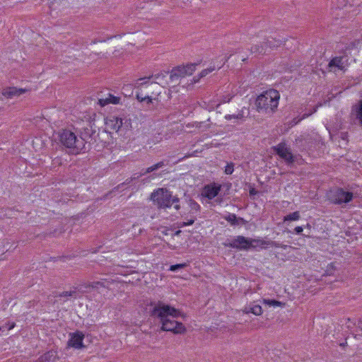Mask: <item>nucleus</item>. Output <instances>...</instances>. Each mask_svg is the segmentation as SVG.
<instances>
[{"mask_svg":"<svg viewBox=\"0 0 362 362\" xmlns=\"http://www.w3.org/2000/svg\"><path fill=\"white\" fill-rule=\"evenodd\" d=\"M353 111L355 112L356 118L360 121V124L362 126V101L360 102L359 105L355 106L353 108Z\"/></svg>","mask_w":362,"mask_h":362,"instance_id":"nucleus-20","label":"nucleus"},{"mask_svg":"<svg viewBox=\"0 0 362 362\" xmlns=\"http://www.w3.org/2000/svg\"><path fill=\"white\" fill-rule=\"evenodd\" d=\"M196 66L194 64L178 66L174 68L170 73H166L163 77L170 78L172 84L175 83L181 78L191 76L196 71Z\"/></svg>","mask_w":362,"mask_h":362,"instance_id":"nucleus-7","label":"nucleus"},{"mask_svg":"<svg viewBox=\"0 0 362 362\" xmlns=\"http://www.w3.org/2000/svg\"><path fill=\"white\" fill-rule=\"evenodd\" d=\"M224 219L227 221L232 226L238 225L240 223L245 222L243 218H238L234 214H229L226 216H224Z\"/></svg>","mask_w":362,"mask_h":362,"instance_id":"nucleus-17","label":"nucleus"},{"mask_svg":"<svg viewBox=\"0 0 362 362\" xmlns=\"http://www.w3.org/2000/svg\"><path fill=\"white\" fill-rule=\"evenodd\" d=\"M348 66V59L344 56L334 57L329 62L327 65L328 71H346Z\"/></svg>","mask_w":362,"mask_h":362,"instance_id":"nucleus-11","label":"nucleus"},{"mask_svg":"<svg viewBox=\"0 0 362 362\" xmlns=\"http://www.w3.org/2000/svg\"><path fill=\"white\" fill-rule=\"evenodd\" d=\"M189 206L192 214H197L200 210V205L193 199H189Z\"/></svg>","mask_w":362,"mask_h":362,"instance_id":"nucleus-21","label":"nucleus"},{"mask_svg":"<svg viewBox=\"0 0 362 362\" xmlns=\"http://www.w3.org/2000/svg\"><path fill=\"white\" fill-rule=\"evenodd\" d=\"M59 143L75 154L79 153L84 147L83 141L77 139L74 132L64 129L58 134Z\"/></svg>","mask_w":362,"mask_h":362,"instance_id":"nucleus-6","label":"nucleus"},{"mask_svg":"<svg viewBox=\"0 0 362 362\" xmlns=\"http://www.w3.org/2000/svg\"><path fill=\"white\" fill-rule=\"evenodd\" d=\"M250 195L256 194H257V191L254 188H252V189H251L250 190Z\"/></svg>","mask_w":362,"mask_h":362,"instance_id":"nucleus-33","label":"nucleus"},{"mask_svg":"<svg viewBox=\"0 0 362 362\" xmlns=\"http://www.w3.org/2000/svg\"><path fill=\"white\" fill-rule=\"evenodd\" d=\"M280 95L276 89H268L260 94L256 100L258 110L272 113L278 107Z\"/></svg>","mask_w":362,"mask_h":362,"instance_id":"nucleus-4","label":"nucleus"},{"mask_svg":"<svg viewBox=\"0 0 362 362\" xmlns=\"http://www.w3.org/2000/svg\"><path fill=\"white\" fill-rule=\"evenodd\" d=\"M179 314L176 308L166 305L158 304L153 310V315L161 320L163 330L174 334H181L185 331L184 325L174 320Z\"/></svg>","mask_w":362,"mask_h":362,"instance_id":"nucleus-1","label":"nucleus"},{"mask_svg":"<svg viewBox=\"0 0 362 362\" xmlns=\"http://www.w3.org/2000/svg\"><path fill=\"white\" fill-rule=\"evenodd\" d=\"M274 243L271 240H264L259 238H245L243 235H238L230 243V247L241 250H247L251 248L266 249L269 246H273Z\"/></svg>","mask_w":362,"mask_h":362,"instance_id":"nucleus-3","label":"nucleus"},{"mask_svg":"<svg viewBox=\"0 0 362 362\" xmlns=\"http://www.w3.org/2000/svg\"><path fill=\"white\" fill-rule=\"evenodd\" d=\"M27 91H28V89L17 88L16 87H8L3 90L2 95L4 97L12 98L14 97L21 96Z\"/></svg>","mask_w":362,"mask_h":362,"instance_id":"nucleus-15","label":"nucleus"},{"mask_svg":"<svg viewBox=\"0 0 362 362\" xmlns=\"http://www.w3.org/2000/svg\"><path fill=\"white\" fill-rule=\"evenodd\" d=\"M310 115V114H305V115H304V116L303 117V118H302V119H300V120L305 119V117H308V116H309Z\"/></svg>","mask_w":362,"mask_h":362,"instance_id":"nucleus-36","label":"nucleus"},{"mask_svg":"<svg viewBox=\"0 0 362 362\" xmlns=\"http://www.w3.org/2000/svg\"><path fill=\"white\" fill-rule=\"evenodd\" d=\"M151 199L158 208H170L173 205L175 209H180L179 198L172 196V192L164 188H158L151 194Z\"/></svg>","mask_w":362,"mask_h":362,"instance_id":"nucleus-2","label":"nucleus"},{"mask_svg":"<svg viewBox=\"0 0 362 362\" xmlns=\"http://www.w3.org/2000/svg\"><path fill=\"white\" fill-rule=\"evenodd\" d=\"M161 81H153L152 77L140 78L136 81V98L139 102H152L151 94L153 93L152 87L161 83Z\"/></svg>","mask_w":362,"mask_h":362,"instance_id":"nucleus-5","label":"nucleus"},{"mask_svg":"<svg viewBox=\"0 0 362 362\" xmlns=\"http://www.w3.org/2000/svg\"><path fill=\"white\" fill-rule=\"evenodd\" d=\"M156 79H157V80H159V76H157V77H156Z\"/></svg>","mask_w":362,"mask_h":362,"instance_id":"nucleus-39","label":"nucleus"},{"mask_svg":"<svg viewBox=\"0 0 362 362\" xmlns=\"http://www.w3.org/2000/svg\"><path fill=\"white\" fill-rule=\"evenodd\" d=\"M187 266V264H186V263L178 264H172L170 267L169 270H170L172 272H175V271L178 270L179 269H183V268L186 267Z\"/></svg>","mask_w":362,"mask_h":362,"instance_id":"nucleus-28","label":"nucleus"},{"mask_svg":"<svg viewBox=\"0 0 362 362\" xmlns=\"http://www.w3.org/2000/svg\"><path fill=\"white\" fill-rule=\"evenodd\" d=\"M170 83L168 82H165V83L163 84V86H165V85H169Z\"/></svg>","mask_w":362,"mask_h":362,"instance_id":"nucleus-37","label":"nucleus"},{"mask_svg":"<svg viewBox=\"0 0 362 362\" xmlns=\"http://www.w3.org/2000/svg\"><path fill=\"white\" fill-rule=\"evenodd\" d=\"M194 222V216H192L189 220H187V221L185 222H179L178 226L180 228H183L185 226H191Z\"/></svg>","mask_w":362,"mask_h":362,"instance_id":"nucleus-29","label":"nucleus"},{"mask_svg":"<svg viewBox=\"0 0 362 362\" xmlns=\"http://www.w3.org/2000/svg\"><path fill=\"white\" fill-rule=\"evenodd\" d=\"M70 338L68 341V346L75 349H81L84 347L83 339L84 334L82 332L76 331V332L70 333Z\"/></svg>","mask_w":362,"mask_h":362,"instance_id":"nucleus-12","label":"nucleus"},{"mask_svg":"<svg viewBox=\"0 0 362 362\" xmlns=\"http://www.w3.org/2000/svg\"><path fill=\"white\" fill-rule=\"evenodd\" d=\"M47 1H49L50 5H52L53 1L52 0H47Z\"/></svg>","mask_w":362,"mask_h":362,"instance_id":"nucleus-38","label":"nucleus"},{"mask_svg":"<svg viewBox=\"0 0 362 362\" xmlns=\"http://www.w3.org/2000/svg\"><path fill=\"white\" fill-rule=\"evenodd\" d=\"M180 233V230H177L176 232L174 233L173 235H179Z\"/></svg>","mask_w":362,"mask_h":362,"instance_id":"nucleus-35","label":"nucleus"},{"mask_svg":"<svg viewBox=\"0 0 362 362\" xmlns=\"http://www.w3.org/2000/svg\"><path fill=\"white\" fill-rule=\"evenodd\" d=\"M273 148L278 156L286 160L288 163L293 162L292 153L291 150L287 148L285 143H280L277 146H274Z\"/></svg>","mask_w":362,"mask_h":362,"instance_id":"nucleus-13","label":"nucleus"},{"mask_svg":"<svg viewBox=\"0 0 362 362\" xmlns=\"http://www.w3.org/2000/svg\"><path fill=\"white\" fill-rule=\"evenodd\" d=\"M244 117L243 113L238 114H227L225 115V119L227 121H230L232 119H241Z\"/></svg>","mask_w":362,"mask_h":362,"instance_id":"nucleus-23","label":"nucleus"},{"mask_svg":"<svg viewBox=\"0 0 362 362\" xmlns=\"http://www.w3.org/2000/svg\"><path fill=\"white\" fill-rule=\"evenodd\" d=\"M250 313L256 315H260L262 313V307L259 305H255L250 308Z\"/></svg>","mask_w":362,"mask_h":362,"instance_id":"nucleus-24","label":"nucleus"},{"mask_svg":"<svg viewBox=\"0 0 362 362\" xmlns=\"http://www.w3.org/2000/svg\"><path fill=\"white\" fill-rule=\"evenodd\" d=\"M223 64H224V62L221 63L220 64H218L217 66V67L215 66H210V67H209V68H207V69H206L204 70L201 71V72L199 74L200 78L205 77L208 74H210L211 72L214 71L216 69H220L221 66H222L223 65Z\"/></svg>","mask_w":362,"mask_h":362,"instance_id":"nucleus-19","label":"nucleus"},{"mask_svg":"<svg viewBox=\"0 0 362 362\" xmlns=\"http://www.w3.org/2000/svg\"><path fill=\"white\" fill-rule=\"evenodd\" d=\"M233 96L230 95H228L226 97L224 98L223 103H228L231 100Z\"/></svg>","mask_w":362,"mask_h":362,"instance_id":"nucleus-32","label":"nucleus"},{"mask_svg":"<svg viewBox=\"0 0 362 362\" xmlns=\"http://www.w3.org/2000/svg\"><path fill=\"white\" fill-rule=\"evenodd\" d=\"M234 170V165L232 162L228 163L225 167L224 173L226 175H232Z\"/></svg>","mask_w":362,"mask_h":362,"instance_id":"nucleus-25","label":"nucleus"},{"mask_svg":"<svg viewBox=\"0 0 362 362\" xmlns=\"http://www.w3.org/2000/svg\"><path fill=\"white\" fill-rule=\"evenodd\" d=\"M300 219V212L296 211L290 214L286 215L284 217V221H296Z\"/></svg>","mask_w":362,"mask_h":362,"instance_id":"nucleus-18","label":"nucleus"},{"mask_svg":"<svg viewBox=\"0 0 362 362\" xmlns=\"http://www.w3.org/2000/svg\"><path fill=\"white\" fill-rule=\"evenodd\" d=\"M305 228L310 229V228H311V225H310V224H309V223H306V225L305 226Z\"/></svg>","mask_w":362,"mask_h":362,"instance_id":"nucleus-34","label":"nucleus"},{"mask_svg":"<svg viewBox=\"0 0 362 362\" xmlns=\"http://www.w3.org/2000/svg\"><path fill=\"white\" fill-rule=\"evenodd\" d=\"M282 43V40L281 39H276V37L269 36L266 39V41H264V45L261 46H255L252 47L251 52L252 53H265L267 47H278Z\"/></svg>","mask_w":362,"mask_h":362,"instance_id":"nucleus-10","label":"nucleus"},{"mask_svg":"<svg viewBox=\"0 0 362 362\" xmlns=\"http://www.w3.org/2000/svg\"><path fill=\"white\" fill-rule=\"evenodd\" d=\"M163 166H164V162L159 161L157 163L146 168L145 173H150L153 172V170H156L163 168Z\"/></svg>","mask_w":362,"mask_h":362,"instance_id":"nucleus-22","label":"nucleus"},{"mask_svg":"<svg viewBox=\"0 0 362 362\" xmlns=\"http://www.w3.org/2000/svg\"><path fill=\"white\" fill-rule=\"evenodd\" d=\"M16 326V323L15 322H8L7 324H6L5 326H3V327H0V332H4V331H10L11 329H13Z\"/></svg>","mask_w":362,"mask_h":362,"instance_id":"nucleus-27","label":"nucleus"},{"mask_svg":"<svg viewBox=\"0 0 362 362\" xmlns=\"http://www.w3.org/2000/svg\"><path fill=\"white\" fill-rule=\"evenodd\" d=\"M120 98L118 96H115L112 95L111 93H108L107 95H106L104 98H99L98 99V105L101 106L102 107H104L105 106L109 105V104H113L117 105L119 103Z\"/></svg>","mask_w":362,"mask_h":362,"instance_id":"nucleus-16","label":"nucleus"},{"mask_svg":"<svg viewBox=\"0 0 362 362\" xmlns=\"http://www.w3.org/2000/svg\"><path fill=\"white\" fill-rule=\"evenodd\" d=\"M127 122V121L125 120V122L124 123L122 119L115 115H109L105 118V132L109 133L118 132L119 129H121L122 127L127 126V127L130 125V122L126 124Z\"/></svg>","mask_w":362,"mask_h":362,"instance_id":"nucleus-8","label":"nucleus"},{"mask_svg":"<svg viewBox=\"0 0 362 362\" xmlns=\"http://www.w3.org/2000/svg\"><path fill=\"white\" fill-rule=\"evenodd\" d=\"M75 293H76V291H64L63 293L59 294V296H61V297H69V296H73Z\"/></svg>","mask_w":362,"mask_h":362,"instance_id":"nucleus-30","label":"nucleus"},{"mask_svg":"<svg viewBox=\"0 0 362 362\" xmlns=\"http://www.w3.org/2000/svg\"><path fill=\"white\" fill-rule=\"evenodd\" d=\"M221 185L212 183L204 187L202 196L205 198L213 199L217 197L221 190Z\"/></svg>","mask_w":362,"mask_h":362,"instance_id":"nucleus-14","label":"nucleus"},{"mask_svg":"<svg viewBox=\"0 0 362 362\" xmlns=\"http://www.w3.org/2000/svg\"><path fill=\"white\" fill-rule=\"evenodd\" d=\"M329 199L334 204H347L353 199V193L339 188L329 194Z\"/></svg>","mask_w":362,"mask_h":362,"instance_id":"nucleus-9","label":"nucleus"},{"mask_svg":"<svg viewBox=\"0 0 362 362\" xmlns=\"http://www.w3.org/2000/svg\"><path fill=\"white\" fill-rule=\"evenodd\" d=\"M303 229H304V228L302 226H297V227L294 228V231H295L296 234L299 235L303 231Z\"/></svg>","mask_w":362,"mask_h":362,"instance_id":"nucleus-31","label":"nucleus"},{"mask_svg":"<svg viewBox=\"0 0 362 362\" xmlns=\"http://www.w3.org/2000/svg\"><path fill=\"white\" fill-rule=\"evenodd\" d=\"M265 302L267 305L273 307H281L282 305V303L277 300H265Z\"/></svg>","mask_w":362,"mask_h":362,"instance_id":"nucleus-26","label":"nucleus"}]
</instances>
